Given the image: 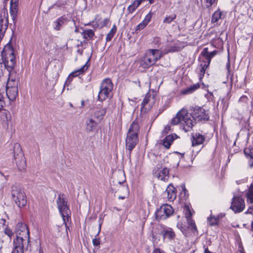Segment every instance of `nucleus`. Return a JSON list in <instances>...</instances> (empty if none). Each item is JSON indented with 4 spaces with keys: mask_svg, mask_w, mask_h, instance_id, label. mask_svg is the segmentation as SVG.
<instances>
[{
    "mask_svg": "<svg viewBox=\"0 0 253 253\" xmlns=\"http://www.w3.org/2000/svg\"><path fill=\"white\" fill-rule=\"evenodd\" d=\"M70 105L71 107L73 106V105H72V104L71 103L70 104Z\"/></svg>",
    "mask_w": 253,
    "mask_h": 253,
    "instance_id": "obj_64",
    "label": "nucleus"
},
{
    "mask_svg": "<svg viewBox=\"0 0 253 253\" xmlns=\"http://www.w3.org/2000/svg\"><path fill=\"white\" fill-rule=\"evenodd\" d=\"M175 138L172 134L169 135L167 136L163 140V146L166 148L167 149H169L170 148V146L171 145V143L174 140Z\"/></svg>",
    "mask_w": 253,
    "mask_h": 253,
    "instance_id": "obj_25",
    "label": "nucleus"
},
{
    "mask_svg": "<svg viewBox=\"0 0 253 253\" xmlns=\"http://www.w3.org/2000/svg\"><path fill=\"white\" fill-rule=\"evenodd\" d=\"M245 202L243 199L240 196H234L232 199L230 208L235 212H240L245 208Z\"/></svg>",
    "mask_w": 253,
    "mask_h": 253,
    "instance_id": "obj_13",
    "label": "nucleus"
},
{
    "mask_svg": "<svg viewBox=\"0 0 253 253\" xmlns=\"http://www.w3.org/2000/svg\"><path fill=\"white\" fill-rule=\"evenodd\" d=\"M138 3H139V5L143 2H144L145 0H135Z\"/></svg>",
    "mask_w": 253,
    "mask_h": 253,
    "instance_id": "obj_52",
    "label": "nucleus"
},
{
    "mask_svg": "<svg viewBox=\"0 0 253 253\" xmlns=\"http://www.w3.org/2000/svg\"><path fill=\"white\" fill-rule=\"evenodd\" d=\"M251 209H250V208H249V209L247 210V211L245 212L246 214H248V213H250L251 214L252 213V211H250Z\"/></svg>",
    "mask_w": 253,
    "mask_h": 253,
    "instance_id": "obj_53",
    "label": "nucleus"
},
{
    "mask_svg": "<svg viewBox=\"0 0 253 253\" xmlns=\"http://www.w3.org/2000/svg\"><path fill=\"white\" fill-rule=\"evenodd\" d=\"M251 149H252V148H251V147L246 148L245 149L244 153L247 157H249L250 155V154H251V152L252 151Z\"/></svg>",
    "mask_w": 253,
    "mask_h": 253,
    "instance_id": "obj_48",
    "label": "nucleus"
},
{
    "mask_svg": "<svg viewBox=\"0 0 253 253\" xmlns=\"http://www.w3.org/2000/svg\"><path fill=\"white\" fill-rule=\"evenodd\" d=\"M174 212L172 207L168 204L161 206L155 213L156 218L157 220L166 219L171 215Z\"/></svg>",
    "mask_w": 253,
    "mask_h": 253,
    "instance_id": "obj_11",
    "label": "nucleus"
},
{
    "mask_svg": "<svg viewBox=\"0 0 253 253\" xmlns=\"http://www.w3.org/2000/svg\"><path fill=\"white\" fill-rule=\"evenodd\" d=\"M6 92L8 98L11 100H13L18 95V87L16 86L9 87L8 85H7Z\"/></svg>",
    "mask_w": 253,
    "mask_h": 253,
    "instance_id": "obj_16",
    "label": "nucleus"
},
{
    "mask_svg": "<svg viewBox=\"0 0 253 253\" xmlns=\"http://www.w3.org/2000/svg\"><path fill=\"white\" fill-rule=\"evenodd\" d=\"M81 105H82V107H83L84 106V101L83 100H82L81 101Z\"/></svg>",
    "mask_w": 253,
    "mask_h": 253,
    "instance_id": "obj_56",
    "label": "nucleus"
},
{
    "mask_svg": "<svg viewBox=\"0 0 253 253\" xmlns=\"http://www.w3.org/2000/svg\"><path fill=\"white\" fill-rule=\"evenodd\" d=\"M82 35L85 39L87 40L88 38H92L94 35V33L92 30L88 29L84 30L82 33Z\"/></svg>",
    "mask_w": 253,
    "mask_h": 253,
    "instance_id": "obj_33",
    "label": "nucleus"
},
{
    "mask_svg": "<svg viewBox=\"0 0 253 253\" xmlns=\"http://www.w3.org/2000/svg\"><path fill=\"white\" fill-rule=\"evenodd\" d=\"M210 64V63L209 60V61H205L204 60L201 62V63L200 65V72H199L200 80H201L204 76L206 70L208 68Z\"/></svg>",
    "mask_w": 253,
    "mask_h": 253,
    "instance_id": "obj_22",
    "label": "nucleus"
},
{
    "mask_svg": "<svg viewBox=\"0 0 253 253\" xmlns=\"http://www.w3.org/2000/svg\"><path fill=\"white\" fill-rule=\"evenodd\" d=\"M10 194L12 201L19 208H23L26 205V195L18 184L15 183L11 186Z\"/></svg>",
    "mask_w": 253,
    "mask_h": 253,
    "instance_id": "obj_4",
    "label": "nucleus"
},
{
    "mask_svg": "<svg viewBox=\"0 0 253 253\" xmlns=\"http://www.w3.org/2000/svg\"><path fill=\"white\" fill-rule=\"evenodd\" d=\"M221 16L222 12L219 9L214 11L212 15L211 22L212 23L217 22L219 19H221Z\"/></svg>",
    "mask_w": 253,
    "mask_h": 253,
    "instance_id": "obj_29",
    "label": "nucleus"
},
{
    "mask_svg": "<svg viewBox=\"0 0 253 253\" xmlns=\"http://www.w3.org/2000/svg\"><path fill=\"white\" fill-rule=\"evenodd\" d=\"M168 194V198L169 201H172L176 198L175 189L171 185H169L166 190Z\"/></svg>",
    "mask_w": 253,
    "mask_h": 253,
    "instance_id": "obj_23",
    "label": "nucleus"
},
{
    "mask_svg": "<svg viewBox=\"0 0 253 253\" xmlns=\"http://www.w3.org/2000/svg\"><path fill=\"white\" fill-rule=\"evenodd\" d=\"M0 118L3 121L8 122L11 119V114L7 110L2 108L0 110Z\"/></svg>",
    "mask_w": 253,
    "mask_h": 253,
    "instance_id": "obj_26",
    "label": "nucleus"
},
{
    "mask_svg": "<svg viewBox=\"0 0 253 253\" xmlns=\"http://www.w3.org/2000/svg\"><path fill=\"white\" fill-rule=\"evenodd\" d=\"M64 23V18L63 17L58 18L54 22V29L56 31H59Z\"/></svg>",
    "mask_w": 253,
    "mask_h": 253,
    "instance_id": "obj_31",
    "label": "nucleus"
},
{
    "mask_svg": "<svg viewBox=\"0 0 253 253\" xmlns=\"http://www.w3.org/2000/svg\"><path fill=\"white\" fill-rule=\"evenodd\" d=\"M199 87L200 84H196L190 86L189 87H188L186 89L182 90L181 93L182 94L192 93Z\"/></svg>",
    "mask_w": 253,
    "mask_h": 253,
    "instance_id": "obj_27",
    "label": "nucleus"
},
{
    "mask_svg": "<svg viewBox=\"0 0 253 253\" xmlns=\"http://www.w3.org/2000/svg\"><path fill=\"white\" fill-rule=\"evenodd\" d=\"M77 52H78V53H79L80 54H82V52L80 51V49H78V51H77Z\"/></svg>",
    "mask_w": 253,
    "mask_h": 253,
    "instance_id": "obj_60",
    "label": "nucleus"
},
{
    "mask_svg": "<svg viewBox=\"0 0 253 253\" xmlns=\"http://www.w3.org/2000/svg\"><path fill=\"white\" fill-rule=\"evenodd\" d=\"M187 224L188 225V228L192 233L195 234L196 232H198L197 228L194 220L187 222Z\"/></svg>",
    "mask_w": 253,
    "mask_h": 253,
    "instance_id": "obj_38",
    "label": "nucleus"
},
{
    "mask_svg": "<svg viewBox=\"0 0 253 253\" xmlns=\"http://www.w3.org/2000/svg\"><path fill=\"white\" fill-rule=\"evenodd\" d=\"M108 22H109V20L108 18L104 19L103 21V26H106L108 24Z\"/></svg>",
    "mask_w": 253,
    "mask_h": 253,
    "instance_id": "obj_50",
    "label": "nucleus"
},
{
    "mask_svg": "<svg viewBox=\"0 0 253 253\" xmlns=\"http://www.w3.org/2000/svg\"><path fill=\"white\" fill-rule=\"evenodd\" d=\"M216 53L217 52L215 50L212 52H209L208 48L205 47L203 49L200 55L205 58V61L209 60L210 63L211 58L216 55Z\"/></svg>",
    "mask_w": 253,
    "mask_h": 253,
    "instance_id": "obj_20",
    "label": "nucleus"
},
{
    "mask_svg": "<svg viewBox=\"0 0 253 253\" xmlns=\"http://www.w3.org/2000/svg\"><path fill=\"white\" fill-rule=\"evenodd\" d=\"M113 84L110 79H105L101 83L98 95L99 101H103L106 99L113 89Z\"/></svg>",
    "mask_w": 253,
    "mask_h": 253,
    "instance_id": "obj_8",
    "label": "nucleus"
},
{
    "mask_svg": "<svg viewBox=\"0 0 253 253\" xmlns=\"http://www.w3.org/2000/svg\"><path fill=\"white\" fill-rule=\"evenodd\" d=\"M182 188H183V191L184 192V193H185L186 192V189L185 187V186H184V184L183 185V186H182Z\"/></svg>",
    "mask_w": 253,
    "mask_h": 253,
    "instance_id": "obj_54",
    "label": "nucleus"
},
{
    "mask_svg": "<svg viewBox=\"0 0 253 253\" xmlns=\"http://www.w3.org/2000/svg\"><path fill=\"white\" fill-rule=\"evenodd\" d=\"M106 110L105 108H96L94 110L92 116L94 119H96L98 123L103 119L105 115Z\"/></svg>",
    "mask_w": 253,
    "mask_h": 253,
    "instance_id": "obj_18",
    "label": "nucleus"
},
{
    "mask_svg": "<svg viewBox=\"0 0 253 253\" xmlns=\"http://www.w3.org/2000/svg\"><path fill=\"white\" fill-rule=\"evenodd\" d=\"M16 60L15 52L13 48L12 47L10 43L5 45L0 55V79L3 76L2 65H4V68L9 72L8 80L14 82V79L10 77L14 74L13 71L15 65Z\"/></svg>",
    "mask_w": 253,
    "mask_h": 253,
    "instance_id": "obj_1",
    "label": "nucleus"
},
{
    "mask_svg": "<svg viewBox=\"0 0 253 253\" xmlns=\"http://www.w3.org/2000/svg\"><path fill=\"white\" fill-rule=\"evenodd\" d=\"M117 31V27L115 25H113V27L110 30V32L107 34L106 37V42H109L111 41L112 38L114 37L115 33Z\"/></svg>",
    "mask_w": 253,
    "mask_h": 253,
    "instance_id": "obj_32",
    "label": "nucleus"
},
{
    "mask_svg": "<svg viewBox=\"0 0 253 253\" xmlns=\"http://www.w3.org/2000/svg\"><path fill=\"white\" fill-rule=\"evenodd\" d=\"M152 17V13L150 11L146 16H145L144 19L143 20L144 22H145L147 25L150 21Z\"/></svg>",
    "mask_w": 253,
    "mask_h": 253,
    "instance_id": "obj_43",
    "label": "nucleus"
},
{
    "mask_svg": "<svg viewBox=\"0 0 253 253\" xmlns=\"http://www.w3.org/2000/svg\"><path fill=\"white\" fill-rule=\"evenodd\" d=\"M208 221L210 225L213 226L217 224V220L215 218L212 216L208 218Z\"/></svg>",
    "mask_w": 253,
    "mask_h": 253,
    "instance_id": "obj_42",
    "label": "nucleus"
},
{
    "mask_svg": "<svg viewBox=\"0 0 253 253\" xmlns=\"http://www.w3.org/2000/svg\"><path fill=\"white\" fill-rule=\"evenodd\" d=\"M190 110L192 111L190 114L192 115V119L194 120V125L196 123V121L209 120L208 111L203 107L199 106L191 107Z\"/></svg>",
    "mask_w": 253,
    "mask_h": 253,
    "instance_id": "obj_9",
    "label": "nucleus"
},
{
    "mask_svg": "<svg viewBox=\"0 0 253 253\" xmlns=\"http://www.w3.org/2000/svg\"><path fill=\"white\" fill-rule=\"evenodd\" d=\"M252 231H253V221L252 222V225H251V229Z\"/></svg>",
    "mask_w": 253,
    "mask_h": 253,
    "instance_id": "obj_57",
    "label": "nucleus"
},
{
    "mask_svg": "<svg viewBox=\"0 0 253 253\" xmlns=\"http://www.w3.org/2000/svg\"><path fill=\"white\" fill-rule=\"evenodd\" d=\"M92 244L94 246H98L100 245V242L99 238H94L92 240Z\"/></svg>",
    "mask_w": 253,
    "mask_h": 253,
    "instance_id": "obj_45",
    "label": "nucleus"
},
{
    "mask_svg": "<svg viewBox=\"0 0 253 253\" xmlns=\"http://www.w3.org/2000/svg\"><path fill=\"white\" fill-rule=\"evenodd\" d=\"M11 153L18 169L20 171L25 169L26 167V159L20 144L18 143L14 144Z\"/></svg>",
    "mask_w": 253,
    "mask_h": 253,
    "instance_id": "obj_6",
    "label": "nucleus"
},
{
    "mask_svg": "<svg viewBox=\"0 0 253 253\" xmlns=\"http://www.w3.org/2000/svg\"><path fill=\"white\" fill-rule=\"evenodd\" d=\"M250 209H252L253 210V205L250 207Z\"/></svg>",
    "mask_w": 253,
    "mask_h": 253,
    "instance_id": "obj_62",
    "label": "nucleus"
},
{
    "mask_svg": "<svg viewBox=\"0 0 253 253\" xmlns=\"http://www.w3.org/2000/svg\"><path fill=\"white\" fill-rule=\"evenodd\" d=\"M177 227L179 228L182 232L186 230V228L183 226L182 223L179 222L177 223Z\"/></svg>",
    "mask_w": 253,
    "mask_h": 253,
    "instance_id": "obj_46",
    "label": "nucleus"
},
{
    "mask_svg": "<svg viewBox=\"0 0 253 253\" xmlns=\"http://www.w3.org/2000/svg\"><path fill=\"white\" fill-rule=\"evenodd\" d=\"M39 253H43L41 250H40L39 251Z\"/></svg>",
    "mask_w": 253,
    "mask_h": 253,
    "instance_id": "obj_63",
    "label": "nucleus"
},
{
    "mask_svg": "<svg viewBox=\"0 0 253 253\" xmlns=\"http://www.w3.org/2000/svg\"><path fill=\"white\" fill-rule=\"evenodd\" d=\"M205 1L207 3V4H206L207 7H210L215 2V0H205Z\"/></svg>",
    "mask_w": 253,
    "mask_h": 253,
    "instance_id": "obj_47",
    "label": "nucleus"
},
{
    "mask_svg": "<svg viewBox=\"0 0 253 253\" xmlns=\"http://www.w3.org/2000/svg\"><path fill=\"white\" fill-rule=\"evenodd\" d=\"M251 150V154H250L249 157H250L252 159H253V148H252Z\"/></svg>",
    "mask_w": 253,
    "mask_h": 253,
    "instance_id": "obj_51",
    "label": "nucleus"
},
{
    "mask_svg": "<svg viewBox=\"0 0 253 253\" xmlns=\"http://www.w3.org/2000/svg\"><path fill=\"white\" fill-rule=\"evenodd\" d=\"M4 98L2 95L0 93V110L3 107L5 102L4 101Z\"/></svg>",
    "mask_w": 253,
    "mask_h": 253,
    "instance_id": "obj_44",
    "label": "nucleus"
},
{
    "mask_svg": "<svg viewBox=\"0 0 253 253\" xmlns=\"http://www.w3.org/2000/svg\"><path fill=\"white\" fill-rule=\"evenodd\" d=\"M98 123V122L94 121L92 118L87 119L85 122L87 132L93 131L96 128Z\"/></svg>",
    "mask_w": 253,
    "mask_h": 253,
    "instance_id": "obj_19",
    "label": "nucleus"
},
{
    "mask_svg": "<svg viewBox=\"0 0 253 253\" xmlns=\"http://www.w3.org/2000/svg\"><path fill=\"white\" fill-rule=\"evenodd\" d=\"M205 139V136L199 133L193 134L191 140L192 145L193 146L200 145L203 143Z\"/></svg>",
    "mask_w": 253,
    "mask_h": 253,
    "instance_id": "obj_17",
    "label": "nucleus"
},
{
    "mask_svg": "<svg viewBox=\"0 0 253 253\" xmlns=\"http://www.w3.org/2000/svg\"><path fill=\"white\" fill-rule=\"evenodd\" d=\"M30 242V238L25 240L20 237H16L13 240V249L11 253H24L25 250H27Z\"/></svg>",
    "mask_w": 253,
    "mask_h": 253,
    "instance_id": "obj_10",
    "label": "nucleus"
},
{
    "mask_svg": "<svg viewBox=\"0 0 253 253\" xmlns=\"http://www.w3.org/2000/svg\"><path fill=\"white\" fill-rule=\"evenodd\" d=\"M67 4V1L66 0H58L55 3L53 4L50 7V8H54L55 7H63Z\"/></svg>",
    "mask_w": 253,
    "mask_h": 253,
    "instance_id": "obj_39",
    "label": "nucleus"
},
{
    "mask_svg": "<svg viewBox=\"0 0 253 253\" xmlns=\"http://www.w3.org/2000/svg\"><path fill=\"white\" fill-rule=\"evenodd\" d=\"M3 233L5 235L7 236V238L6 239V240L8 242H10L12 237L14 235V233L12 232V231L9 228L6 227L4 229Z\"/></svg>",
    "mask_w": 253,
    "mask_h": 253,
    "instance_id": "obj_36",
    "label": "nucleus"
},
{
    "mask_svg": "<svg viewBox=\"0 0 253 253\" xmlns=\"http://www.w3.org/2000/svg\"><path fill=\"white\" fill-rule=\"evenodd\" d=\"M153 253H165V252L159 249H156L154 250Z\"/></svg>",
    "mask_w": 253,
    "mask_h": 253,
    "instance_id": "obj_49",
    "label": "nucleus"
},
{
    "mask_svg": "<svg viewBox=\"0 0 253 253\" xmlns=\"http://www.w3.org/2000/svg\"><path fill=\"white\" fill-rule=\"evenodd\" d=\"M2 12L3 16L5 17V20L4 22L3 21L1 18L2 14H1L0 16V42L2 40L8 25V13L5 9L2 10Z\"/></svg>",
    "mask_w": 253,
    "mask_h": 253,
    "instance_id": "obj_14",
    "label": "nucleus"
},
{
    "mask_svg": "<svg viewBox=\"0 0 253 253\" xmlns=\"http://www.w3.org/2000/svg\"><path fill=\"white\" fill-rule=\"evenodd\" d=\"M149 1V3L152 4V3H153L154 2V0H148Z\"/></svg>",
    "mask_w": 253,
    "mask_h": 253,
    "instance_id": "obj_55",
    "label": "nucleus"
},
{
    "mask_svg": "<svg viewBox=\"0 0 253 253\" xmlns=\"http://www.w3.org/2000/svg\"><path fill=\"white\" fill-rule=\"evenodd\" d=\"M161 234L164 239L167 238L169 240L173 239L175 236L174 231L170 228H164L161 231Z\"/></svg>",
    "mask_w": 253,
    "mask_h": 253,
    "instance_id": "obj_21",
    "label": "nucleus"
},
{
    "mask_svg": "<svg viewBox=\"0 0 253 253\" xmlns=\"http://www.w3.org/2000/svg\"><path fill=\"white\" fill-rule=\"evenodd\" d=\"M154 175L159 179L163 181H166L169 177V170L167 168L163 169L158 168L154 170Z\"/></svg>",
    "mask_w": 253,
    "mask_h": 253,
    "instance_id": "obj_15",
    "label": "nucleus"
},
{
    "mask_svg": "<svg viewBox=\"0 0 253 253\" xmlns=\"http://www.w3.org/2000/svg\"><path fill=\"white\" fill-rule=\"evenodd\" d=\"M90 59L89 58L86 63L82 67H81L80 69L77 70V71H75L74 72H73L72 73L70 74V76H72L73 77H76L79 76V75L83 74L84 73L85 71L87 70L88 69V67L89 65H88V63Z\"/></svg>",
    "mask_w": 253,
    "mask_h": 253,
    "instance_id": "obj_24",
    "label": "nucleus"
},
{
    "mask_svg": "<svg viewBox=\"0 0 253 253\" xmlns=\"http://www.w3.org/2000/svg\"><path fill=\"white\" fill-rule=\"evenodd\" d=\"M169 127H165L164 131H166L167 130H169Z\"/></svg>",
    "mask_w": 253,
    "mask_h": 253,
    "instance_id": "obj_58",
    "label": "nucleus"
},
{
    "mask_svg": "<svg viewBox=\"0 0 253 253\" xmlns=\"http://www.w3.org/2000/svg\"><path fill=\"white\" fill-rule=\"evenodd\" d=\"M248 201L251 203H253V184H251L247 193Z\"/></svg>",
    "mask_w": 253,
    "mask_h": 253,
    "instance_id": "obj_37",
    "label": "nucleus"
},
{
    "mask_svg": "<svg viewBox=\"0 0 253 253\" xmlns=\"http://www.w3.org/2000/svg\"><path fill=\"white\" fill-rule=\"evenodd\" d=\"M184 209L185 211V217L186 218L187 222H188L189 221L193 220L192 219V213L189 208L188 206H185Z\"/></svg>",
    "mask_w": 253,
    "mask_h": 253,
    "instance_id": "obj_34",
    "label": "nucleus"
},
{
    "mask_svg": "<svg viewBox=\"0 0 253 253\" xmlns=\"http://www.w3.org/2000/svg\"><path fill=\"white\" fill-rule=\"evenodd\" d=\"M139 3H138L135 0L133 2L128 6L127 7V10L129 13H132L139 6Z\"/></svg>",
    "mask_w": 253,
    "mask_h": 253,
    "instance_id": "obj_35",
    "label": "nucleus"
},
{
    "mask_svg": "<svg viewBox=\"0 0 253 253\" xmlns=\"http://www.w3.org/2000/svg\"><path fill=\"white\" fill-rule=\"evenodd\" d=\"M229 67H230V64H229V63H228L227 64V68L228 69H229Z\"/></svg>",
    "mask_w": 253,
    "mask_h": 253,
    "instance_id": "obj_61",
    "label": "nucleus"
},
{
    "mask_svg": "<svg viewBox=\"0 0 253 253\" xmlns=\"http://www.w3.org/2000/svg\"><path fill=\"white\" fill-rule=\"evenodd\" d=\"M147 25L142 21L136 26L135 31L136 32L143 29Z\"/></svg>",
    "mask_w": 253,
    "mask_h": 253,
    "instance_id": "obj_41",
    "label": "nucleus"
},
{
    "mask_svg": "<svg viewBox=\"0 0 253 253\" xmlns=\"http://www.w3.org/2000/svg\"><path fill=\"white\" fill-rule=\"evenodd\" d=\"M16 236L25 238H30V231L27 225L22 222H18L16 226Z\"/></svg>",
    "mask_w": 253,
    "mask_h": 253,
    "instance_id": "obj_12",
    "label": "nucleus"
},
{
    "mask_svg": "<svg viewBox=\"0 0 253 253\" xmlns=\"http://www.w3.org/2000/svg\"><path fill=\"white\" fill-rule=\"evenodd\" d=\"M176 15L174 14L171 15L167 16L163 21L164 23L170 24L173 20L176 18Z\"/></svg>",
    "mask_w": 253,
    "mask_h": 253,
    "instance_id": "obj_40",
    "label": "nucleus"
},
{
    "mask_svg": "<svg viewBox=\"0 0 253 253\" xmlns=\"http://www.w3.org/2000/svg\"><path fill=\"white\" fill-rule=\"evenodd\" d=\"M179 44L180 42L178 41L174 42L173 44L167 50V52H174L180 51L182 49L183 46Z\"/></svg>",
    "mask_w": 253,
    "mask_h": 253,
    "instance_id": "obj_28",
    "label": "nucleus"
},
{
    "mask_svg": "<svg viewBox=\"0 0 253 253\" xmlns=\"http://www.w3.org/2000/svg\"><path fill=\"white\" fill-rule=\"evenodd\" d=\"M139 126L137 123L133 122L130 125L126 139V148L128 151V155L130 157L132 150L138 142V133Z\"/></svg>",
    "mask_w": 253,
    "mask_h": 253,
    "instance_id": "obj_3",
    "label": "nucleus"
},
{
    "mask_svg": "<svg viewBox=\"0 0 253 253\" xmlns=\"http://www.w3.org/2000/svg\"><path fill=\"white\" fill-rule=\"evenodd\" d=\"M153 97V96L152 97V98ZM151 98H152L151 94L149 93H147L146 94L145 98H144L143 100L142 101V102L141 104V111H143V112L146 111V108H145V105L149 102Z\"/></svg>",
    "mask_w": 253,
    "mask_h": 253,
    "instance_id": "obj_30",
    "label": "nucleus"
},
{
    "mask_svg": "<svg viewBox=\"0 0 253 253\" xmlns=\"http://www.w3.org/2000/svg\"><path fill=\"white\" fill-rule=\"evenodd\" d=\"M57 207L63 218L64 223L67 227L66 222L68 221L70 210L68 206V201L64 194H60L56 201Z\"/></svg>",
    "mask_w": 253,
    "mask_h": 253,
    "instance_id": "obj_7",
    "label": "nucleus"
},
{
    "mask_svg": "<svg viewBox=\"0 0 253 253\" xmlns=\"http://www.w3.org/2000/svg\"><path fill=\"white\" fill-rule=\"evenodd\" d=\"M250 166L251 168H252L253 167V162L251 164H250Z\"/></svg>",
    "mask_w": 253,
    "mask_h": 253,
    "instance_id": "obj_59",
    "label": "nucleus"
},
{
    "mask_svg": "<svg viewBox=\"0 0 253 253\" xmlns=\"http://www.w3.org/2000/svg\"><path fill=\"white\" fill-rule=\"evenodd\" d=\"M162 56L161 51L156 49L147 50L140 61V65L144 68H148L153 65Z\"/></svg>",
    "mask_w": 253,
    "mask_h": 253,
    "instance_id": "obj_5",
    "label": "nucleus"
},
{
    "mask_svg": "<svg viewBox=\"0 0 253 253\" xmlns=\"http://www.w3.org/2000/svg\"><path fill=\"white\" fill-rule=\"evenodd\" d=\"M181 123L185 132L190 130L194 126V120L191 114L186 109L183 108L180 110L171 120V124L176 125Z\"/></svg>",
    "mask_w": 253,
    "mask_h": 253,
    "instance_id": "obj_2",
    "label": "nucleus"
}]
</instances>
